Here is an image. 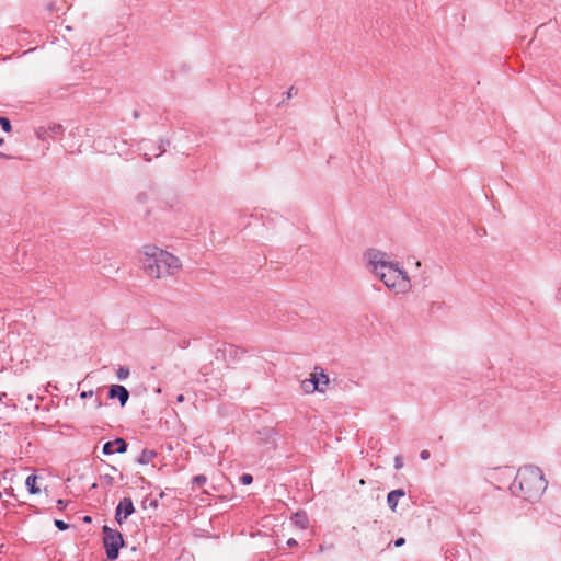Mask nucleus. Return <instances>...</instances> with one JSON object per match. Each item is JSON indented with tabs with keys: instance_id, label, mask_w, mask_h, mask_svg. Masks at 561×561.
Masks as SVG:
<instances>
[{
	"instance_id": "nucleus-23",
	"label": "nucleus",
	"mask_w": 561,
	"mask_h": 561,
	"mask_svg": "<svg viewBox=\"0 0 561 561\" xmlns=\"http://www.w3.org/2000/svg\"><path fill=\"white\" fill-rule=\"evenodd\" d=\"M67 503L64 501V500H58L57 501V507L58 510H64L66 507Z\"/></svg>"
},
{
	"instance_id": "nucleus-4",
	"label": "nucleus",
	"mask_w": 561,
	"mask_h": 561,
	"mask_svg": "<svg viewBox=\"0 0 561 561\" xmlns=\"http://www.w3.org/2000/svg\"><path fill=\"white\" fill-rule=\"evenodd\" d=\"M103 542L106 550V556L110 560H115L118 557L119 548L124 545L123 536L119 531L103 526Z\"/></svg>"
},
{
	"instance_id": "nucleus-14",
	"label": "nucleus",
	"mask_w": 561,
	"mask_h": 561,
	"mask_svg": "<svg viewBox=\"0 0 561 561\" xmlns=\"http://www.w3.org/2000/svg\"><path fill=\"white\" fill-rule=\"evenodd\" d=\"M129 368L127 366H121L116 371V377L118 380H125L129 377Z\"/></svg>"
},
{
	"instance_id": "nucleus-15",
	"label": "nucleus",
	"mask_w": 561,
	"mask_h": 561,
	"mask_svg": "<svg viewBox=\"0 0 561 561\" xmlns=\"http://www.w3.org/2000/svg\"><path fill=\"white\" fill-rule=\"evenodd\" d=\"M318 380H319V387H322L323 389L325 386L329 385V377L327 374H324L323 370L318 373Z\"/></svg>"
},
{
	"instance_id": "nucleus-13",
	"label": "nucleus",
	"mask_w": 561,
	"mask_h": 561,
	"mask_svg": "<svg viewBox=\"0 0 561 561\" xmlns=\"http://www.w3.org/2000/svg\"><path fill=\"white\" fill-rule=\"evenodd\" d=\"M294 523L305 529L308 526V517L305 513H296L293 517Z\"/></svg>"
},
{
	"instance_id": "nucleus-19",
	"label": "nucleus",
	"mask_w": 561,
	"mask_h": 561,
	"mask_svg": "<svg viewBox=\"0 0 561 561\" xmlns=\"http://www.w3.org/2000/svg\"><path fill=\"white\" fill-rule=\"evenodd\" d=\"M310 380V382L312 383V386H317L319 387V380H318V373L314 371L313 374L310 375V378H308Z\"/></svg>"
},
{
	"instance_id": "nucleus-5",
	"label": "nucleus",
	"mask_w": 561,
	"mask_h": 561,
	"mask_svg": "<svg viewBox=\"0 0 561 561\" xmlns=\"http://www.w3.org/2000/svg\"><path fill=\"white\" fill-rule=\"evenodd\" d=\"M134 512H135V507H134L131 499L124 497L123 500L119 501V503L116 507L115 519L118 524H122Z\"/></svg>"
},
{
	"instance_id": "nucleus-30",
	"label": "nucleus",
	"mask_w": 561,
	"mask_h": 561,
	"mask_svg": "<svg viewBox=\"0 0 561 561\" xmlns=\"http://www.w3.org/2000/svg\"><path fill=\"white\" fill-rule=\"evenodd\" d=\"M3 142H4V139L0 138V146L3 145Z\"/></svg>"
},
{
	"instance_id": "nucleus-26",
	"label": "nucleus",
	"mask_w": 561,
	"mask_h": 561,
	"mask_svg": "<svg viewBox=\"0 0 561 561\" xmlns=\"http://www.w3.org/2000/svg\"><path fill=\"white\" fill-rule=\"evenodd\" d=\"M184 399H185V398H184V396H183V394H179V396L176 397V401H178L179 403L183 402V401H184Z\"/></svg>"
},
{
	"instance_id": "nucleus-22",
	"label": "nucleus",
	"mask_w": 561,
	"mask_h": 561,
	"mask_svg": "<svg viewBox=\"0 0 561 561\" xmlns=\"http://www.w3.org/2000/svg\"><path fill=\"white\" fill-rule=\"evenodd\" d=\"M431 457V454L427 449H424L420 453V458L422 460H427Z\"/></svg>"
},
{
	"instance_id": "nucleus-21",
	"label": "nucleus",
	"mask_w": 561,
	"mask_h": 561,
	"mask_svg": "<svg viewBox=\"0 0 561 561\" xmlns=\"http://www.w3.org/2000/svg\"><path fill=\"white\" fill-rule=\"evenodd\" d=\"M193 481L194 483L202 485L206 482V478L204 476H196Z\"/></svg>"
},
{
	"instance_id": "nucleus-24",
	"label": "nucleus",
	"mask_w": 561,
	"mask_h": 561,
	"mask_svg": "<svg viewBox=\"0 0 561 561\" xmlns=\"http://www.w3.org/2000/svg\"><path fill=\"white\" fill-rule=\"evenodd\" d=\"M405 542L404 538H398L396 541H394V547H401L403 546Z\"/></svg>"
},
{
	"instance_id": "nucleus-2",
	"label": "nucleus",
	"mask_w": 561,
	"mask_h": 561,
	"mask_svg": "<svg viewBox=\"0 0 561 561\" xmlns=\"http://www.w3.org/2000/svg\"><path fill=\"white\" fill-rule=\"evenodd\" d=\"M138 262L145 274L153 279L173 276L182 267L178 256L154 244H145L140 248Z\"/></svg>"
},
{
	"instance_id": "nucleus-16",
	"label": "nucleus",
	"mask_w": 561,
	"mask_h": 561,
	"mask_svg": "<svg viewBox=\"0 0 561 561\" xmlns=\"http://www.w3.org/2000/svg\"><path fill=\"white\" fill-rule=\"evenodd\" d=\"M0 126L7 133L11 131V129H12L11 123H10L9 118H7V117H0Z\"/></svg>"
},
{
	"instance_id": "nucleus-31",
	"label": "nucleus",
	"mask_w": 561,
	"mask_h": 561,
	"mask_svg": "<svg viewBox=\"0 0 561 561\" xmlns=\"http://www.w3.org/2000/svg\"><path fill=\"white\" fill-rule=\"evenodd\" d=\"M162 152L163 150H161L159 153H156V157H159Z\"/></svg>"
},
{
	"instance_id": "nucleus-25",
	"label": "nucleus",
	"mask_w": 561,
	"mask_h": 561,
	"mask_svg": "<svg viewBox=\"0 0 561 561\" xmlns=\"http://www.w3.org/2000/svg\"><path fill=\"white\" fill-rule=\"evenodd\" d=\"M287 545H288L289 547H294V546H296V545H297V541H296L295 539L290 538V539H288Z\"/></svg>"
},
{
	"instance_id": "nucleus-12",
	"label": "nucleus",
	"mask_w": 561,
	"mask_h": 561,
	"mask_svg": "<svg viewBox=\"0 0 561 561\" xmlns=\"http://www.w3.org/2000/svg\"><path fill=\"white\" fill-rule=\"evenodd\" d=\"M301 389L306 393H312L314 391L324 392V389L322 387L312 386L308 378L301 381Z\"/></svg>"
},
{
	"instance_id": "nucleus-28",
	"label": "nucleus",
	"mask_w": 561,
	"mask_h": 561,
	"mask_svg": "<svg viewBox=\"0 0 561 561\" xmlns=\"http://www.w3.org/2000/svg\"><path fill=\"white\" fill-rule=\"evenodd\" d=\"M144 156H145V158H146V160H147V161H150V160H151V158H150V157H148V154H147V153H145Z\"/></svg>"
},
{
	"instance_id": "nucleus-9",
	"label": "nucleus",
	"mask_w": 561,
	"mask_h": 561,
	"mask_svg": "<svg viewBox=\"0 0 561 561\" xmlns=\"http://www.w3.org/2000/svg\"><path fill=\"white\" fill-rule=\"evenodd\" d=\"M405 492L402 489H397L389 492L387 496V503L392 511H396L399 499L403 497Z\"/></svg>"
},
{
	"instance_id": "nucleus-1",
	"label": "nucleus",
	"mask_w": 561,
	"mask_h": 561,
	"mask_svg": "<svg viewBox=\"0 0 561 561\" xmlns=\"http://www.w3.org/2000/svg\"><path fill=\"white\" fill-rule=\"evenodd\" d=\"M366 267L378 277L387 288L396 294H405L411 289V280L398 262L390 261L388 253L378 249H368L364 253Z\"/></svg>"
},
{
	"instance_id": "nucleus-27",
	"label": "nucleus",
	"mask_w": 561,
	"mask_h": 561,
	"mask_svg": "<svg viewBox=\"0 0 561 561\" xmlns=\"http://www.w3.org/2000/svg\"><path fill=\"white\" fill-rule=\"evenodd\" d=\"M91 394H92V391H90L89 393H87V392H82V393H81V397H82V398H85V397H89V396H91Z\"/></svg>"
},
{
	"instance_id": "nucleus-18",
	"label": "nucleus",
	"mask_w": 561,
	"mask_h": 561,
	"mask_svg": "<svg viewBox=\"0 0 561 561\" xmlns=\"http://www.w3.org/2000/svg\"><path fill=\"white\" fill-rule=\"evenodd\" d=\"M55 526L59 529V530H66L69 528V525L67 523H65L64 520H60V519H56L55 520Z\"/></svg>"
},
{
	"instance_id": "nucleus-20",
	"label": "nucleus",
	"mask_w": 561,
	"mask_h": 561,
	"mask_svg": "<svg viewBox=\"0 0 561 561\" xmlns=\"http://www.w3.org/2000/svg\"><path fill=\"white\" fill-rule=\"evenodd\" d=\"M402 466H403L402 457H401V456H397V457L394 458V468H396L397 470H399V469H401V468H402Z\"/></svg>"
},
{
	"instance_id": "nucleus-6",
	"label": "nucleus",
	"mask_w": 561,
	"mask_h": 561,
	"mask_svg": "<svg viewBox=\"0 0 561 561\" xmlns=\"http://www.w3.org/2000/svg\"><path fill=\"white\" fill-rule=\"evenodd\" d=\"M39 140L46 141L48 138H57L64 134V127L60 124H51L47 127L41 126L35 131Z\"/></svg>"
},
{
	"instance_id": "nucleus-3",
	"label": "nucleus",
	"mask_w": 561,
	"mask_h": 561,
	"mask_svg": "<svg viewBox=\"0 0 561 561\" xmlns=\"http://www.w3.org/2000/svg\"><path fill=\"white\" fill-rule=\"evenodd\" d=\"M547 481L540 468L536 466H524L519 468L515 477L513 489L518 486L520 495L529 501L536 502L547 489Z\"/></svg>"
},
{
	"instance_id": "nucleus-29",
	"label": "nucleus",
	"mask_w": 561,
	"mask_h": 561,
	"mask_svg": "<svg viewBox=\"0 0 561 561\" xmlns=\"http://www.w3.org/2000/svg\"><path fill=\"white\" fill-rule=\"evenodd\" d=\"M0 158H8L4 153L0 152Z\"/></svg>"
},
{
	"instance_id": "nucleus-8",
	"label": "nucleus",
	"mask_w": 561,
	"mask_h": 561,
	"mask_svg": "<svg viewBox=\"0 0 561 561\" xmlns=\"http://www.w3.org/2000/svg\"><path fill=\"white\" fill-rule=\"evenodd\" d=\"M108 397L118 398L121 405L124 407L128 401L129 392L124 386L113 385L110 387Z\"/></svg>"
},
{
	"instance_id": "nucleus-10",
	"label": "nucleus",
	"mask_w": 561,
	"mask_h": 561,
	"mask_svg": "<svg viewBox=\"0 0 561 561\" xmlns=\"http://www.w3.org/2000/svg\"><path fill=\"white\" fill-rule=\"evenodd\" d=\"M157 456L156 451L144 449L138 458V462L140 465H148L153 460V458Z\"/></svg>"
},
{
	"instance_id": "nucleus-17",
	"label": "nucleus",
	"mask_w": 561,
	"mask_h": 561,
	"mask_svg": "<svg viewBox=\"0 0 561 561\" xmlns=\"http://www.w3.org/2000/svg\"><path fill=\"white\" fill-rule=\"evenodd\" d=\"M240 481L242 484L248 485L252 483L253 477L249 473H244L241 476Z\"/></svg>"
},
{
	"instance_id": "nucleus-7",
	"label": "nucleus",
	"mask_w": 561,
	"mask_h": 561,
	"mask_svg": "<svg viewBox=\"0 0 561 561\" xmlns=\"http://www.w3.org/2000/svg\"><path fill=\"white\" fill-rule=\"evenodd\" d=\"M127 449V444L123 438H116L112 442H107L103 446V454L111 455L113 453L123 454Z\"/></svg>"
},
{
	"instance_id": "nucleus-11",
	"label": "nucleus",
	"mask_w": 561,
	"mask_h": 561,
	"mask_svg": "<svg viewBox=\"0 0 561 561\" xmlns=\"http://www.w3.org/2000/svg\"><path fill=\"white\" fill-rule=\"evenodd\" d=\"M37 477L35 474H31L26 478L25 485L30 493L37 494L39 493V488L36 485Z\"/></svg>"
}]
</instances>
